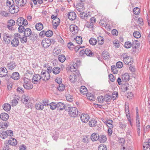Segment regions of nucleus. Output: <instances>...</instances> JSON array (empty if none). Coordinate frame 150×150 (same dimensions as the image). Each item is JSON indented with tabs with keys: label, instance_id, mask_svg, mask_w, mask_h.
Here are the masks:
<instances>
[{
	"label": "nucleus",
	"instance_id": "1",
	"mask_svg": "<svg viewBox=\"0 0 150 150\" xmlns=\"http://www.w3.org/2000/svg\"><path fill=\"white\" fill-rule=\"evenodd\" d=\"M65 110H67L69 115L71 117H75L78 115V111L75 107H68Z\"/></svg>",
	"mask_w": 150,
	"mask_h": 150
},
{
	"label": "nucleus",
	"instance_id": "2",
	"mask_svg": "<svg viewBox=\"0 0 150 150\" xmlns=\"http://www.w3.org/2000/svg\"><path fill=\"white\" fill-rule=\"evenodd\" d=\"M23 85L25 89L29 90L33 88L30 80L26 78H24L23 79Z\"/></svg>",
	"mask_w": 150,
	"mask_h": 150
},
{
	"label": "nucleus",
	"instance_id": "3",
	"mask_svg": "<svg viewBox=\"0 0 150 150\" xmlns=\"http://www.w3.org/2000/svg\"><path fill=\"white\" fill-rule=\"evenodd\" d=\"M79 75V73L78 71H77L69 76V80L72 82H75L77 81V78Z\"/></svg>",
	"mask_w": 150,
	"mask_h": 150
},
{
	"label": "nucleus",
	"instance_id": "4",
	"mask_svg": "<svg viewBox=\"0 0 150 150\" xmlns=\"http://www.w3.org/2000/svg\"><path fill=\"white\" fill-rule=\"evenodd\" d=\"M16 23L18 26H21L23 25L25 26L28 24V23L26 19H24L22 17H20L17 19Z\"/></svg>",
	"mask_w": 150,
	"mask_h": 150
},
{
	"label": "nucleus",
	"instance_id": "5",
	"mask_svg": "<svg viewBox=\"0 0 150 150\" xmlns=\"http://www.w3.org/2000/svg\"><path fill=\"white\" fill-rule=\"evenodd\" d=\"M40 75L41 79L44 81H46L50 78V74L46 73L45 71H42Z\"/></svg>",
	"mask_w": 150,
	"mask_h": 150
},
{
	"label": "nucleus",
	"instance_id": "6",
	"mask_svg": "<svg viewBox=\"0 0 150 150\" xmlns=\"http://www.w3.org/2000/svg\"><path fill=\"white\" fill-rule=\"evenodd\" d=\"M9 11L11 13L13 14L17 13L19 10V7L17 5L12 4L11 6H9Z\"/></svg>",
	"mask_w": 150,
	"mask_h": 150
},
{
	"label": "nucleus",
	"instance_id": "7",
	"mask_svg": "<svg viewBox=\"0 0 150 150\" xmlns=\"http://www.w3.org/2000/svg\"><path fill=\"white\" fill-rule=\"evenodd\" d=\"M41 80L40 75L39 74H36L34 75L32 78V82L34 84L40 83Z\"/></svg>",
	"mask_w": 150,
	"mask_h": 150
},
{
	"label": "nucleus",
	"instance_id": "8",
	"mask_svg": "<svg viewBox=\"0 0 150 150\" xmlns=\"http://www.w3.org/2000/svg\"><path fill=\"white\" fill-rule=\"evenodd\" d=\"M30 100L28 96L26 95H23L22 97V101L24 104H25L28 105H29L30 104V107L32 106L31 105L32 104L30 103Z\"/></svg>",
	"mask_w": 150,
	"mask_h": 150
},
{
	"label": "nucleus",
	"instance_id": "9",
	"mask_svg": "<svg viewBox=\"0 0 150 150\" xmlns=\"http://www.w3.org/2000/svg\"><path fill=\"white\" fill-rule=\"evenodd\" d=\"M51 41L50 39H46L42 41L41 44L43 47L45 48H47L51 45Z\"/></svg>",
	"mask_w": 150,
	"mask_h": 150
},
{
	"label": "nucleus",
	"instance_id": "10",
	"mask_svg": "<svg viewBox=\"0 0 150 150\" xmlns=\"http://www.w3.org/2000/svg\"><path fill=\"white\" fill-rule=\"evenodd\" d=\"M3 37V40L6 44H8L11 42V36L7 34H4Z\"/></svg>",
	"mask_w": 150,
	"mask_h": 150
},
{
	"label": "nucleus",
	"instance_id": "11",
	"mask_svg": "<svg viewBox=\"0 0 150 150\" xmlns=\"http://www.w3.org/2000/svg\"><path fill=\"white\" fill-rule=\"evenodd\" d=\"M81 121L84 123L87 122L89 119V115L87 114L82 113L80 117Z\"/></svg>",
	"mask_w": 150,
	"mask_h": 150
},
{
	"label": "nucleus",
	"instance_id": "12",
	"mask_svg": "<svg viewBox=\"0 0 150 150\" xmlns=\"http://www.w3.org/2000/svg\"><path fill=\"white\" fill-rule=\"evenodd\" d=\"M69 28L70 31L73 34H75L78 32V28L75 25H71L69 26Z\"/></svg>",
	"mask_w": 150,
	"mask_h": 150
},
{
	"label": "nucleus",
	"instance_id": "13",
	"mask_svg": "<svg viewBox=\"0 0 150 150\" xmlns=\"http://www.w3.org/2000/svg\"><path fill=\"white\" fill-rule=\"evenodd\" d=\"M15 24V21L12 19H11L8 21L7 27L9 30H13V26Z\"/></svg>",
	"mask_w": 150,
	"mask_h": 150
},
{
	"label": "nucleus",
	"instance_id": "14",
	"mask_svg": "<svg viewBox=\"0 0 150 150\" xmlns=\"http://www.w3.org/2000/svg\"><path fill=\"white\" fill-rule=\"evenodd\" d=\"M8 71L4 67H1L0 68V76L1 77H4L7 74Z\"/></svg>",
	"mask_w": 150,
	"mask_h": 150
},
{
	"label": "nucleus",
	"instance_id": "15",
	"mask_svg": "<svg viewBox=\"0 0 150 150\" xmlns=\"http://www.w3.org/2000/svg\"><path fill=\"white\" fill-rule=\"evenodd\" d=\"M127 56L126 53H124L122 55V57L123 58L124 63L126 64L129 65L130 62V61L129 59V57Z\"/></svg>",
	"mask_w": 150,
	"mask_h": 150
},
{
	"label": "nucleus",
	"instance_id": "16",
	"mask_svg": "<svg viewBox=\"0 0 150 150\" xmlns=\"http://www.w3.org/2000/svg\"><path fill=\"white\" fill-rule=\"evenodd\" d=\"M13 3L14 4V1L16 2L17 6L19 7V6H23L26 4V1H12Z\"/></svg>",
	"mask_w": 150,
	"mask_h": 150
},
{
	"label": "nucleus",
	"instance_id": "17",
	"mask_svg": "<svg viewBox=\"0 0 150 150\" xmlns=\"http://www.w3.org/2000/svg\"><path fill=\"white\" fill-rule=\"evenodd\" d=\"M16 66L15 62L12 61L7 64V67L10 70H12L16 67Z\"/></svg>",
	"mask_w": 150,
	"mask_h": 150
},
{
	"label": "nucleus",
	"instance_id": "18",
	"mask_svg": "<svg viewBox=\"0 0 150 150\" xmlns=\"http://www.w3.org/2000/svg\"><path fill=\"white\" fill-rule=\"evenodd\" d=\"M68 18L71 21L74 20L76 18V15L75 13L73 12L69 13L68 15Z\"/></svg>",
	"mask_w": 150,
	"mask_h": 150
},
{
	"label": "nucleus",
	"instance_id": "19",
	"mask_svg": "<svg viewBox=\"0 0 150 150\" xmlns=\"http://www.w3.org/2000/svg\"><path fill=\"white\" fill-rule=\"evenodd\" d=\"M99 138V135L97 133H93L91 135V138L93 141H95L98 140Z\"/></svg>",
	"mask_w": 150,
	"mask_h": 150
},
{
	"label": "nucleus",
	"instance_id": "20",
	"mask_svg": "<svg viewBox=\"0 0 150 150\" xmlns=\"http://www.w3.org/2000/svg\"><path fill=\"white\" fill-rule=\"evenodd\" d=\"M102 56L103 58L105 60H108L110 57L109 53L106 51H104L102 54Z\"/></svg>",
	"mask_w": 150,
	"mask_h": 150
},
{
	"label": "nucleus",
	"instance_id": "21",
	"mask_svg": "<svg viewBox=\"0 0 150 150\" xmlns=\"http://www.w3.org/2000/svg\"><path fill=\"white\" fill-rule=\"evenodd\" d=\"M8 142L9 144L13 146H15L17 144V140L14 138H11L8 141Z\"/></svg>",
	"mask_w": 150,
	"mask_h": 150
},
{
	"label": "nucleus",
	"instance_id": "22",
	"mask_svg": "<svg viewBox=\"0 0 150 150\" xmlns=\"http://www.w3.org/2000/svg\"><path fill=\"white\" fill-rule=\"evenodd\" d=\"M28 37H29V39L30 40L34 41L37 39L38 37V35L33 32L32 33H31L30 35H29Z\"/></svg>",
	"mask_w": 150,
	"mask_h": 150
},
{
	"label": "nucleus",
	"instance_id": "23",
	"mask_svg": "<svg viewBox=\"0 0 150 150\" xmlns=\"http://www.w3.org/2000/svg\"><path fill=\"white\" fill-rule=\"evenodd\" d=\"M79 15L80 17L82 19H83L85 20L87 19V18L90 17L89 14H88L85 13L84 12L80 13Z\"/></svg>",
	"mask_w": 150,
	"mask_h": 150
},
{
	"label": "nucleus",
	"instance_id": "24",
	"mask_svg": "<svg viewBox=\"0 0 150 150\" xmlns=\"http://www.w3.org/2000/svg\"><path fill=\"white\" fill-rule=\"evenodd\" d=\"M0 118L4 121H6L9 117L8 115L6 113H1L0 116Z\"/></svg>",
	"mask_w": 150,
	"mask_h": 150
},
{
	"label": "nucleus",
	"instance_id": "25",
	"mask_svg": "<svg viewBox=\"0 0 150 150\" xmlns=\"http://www.w3.org/2000/svg\"><path fill=\"white\" fill-rule=\"evenodd\" d=\"M129 76L127 73H125L122 75V80L123 82H126L129 80Z\"/></svg>",
	"mask_w": 150,
	"mask_h": 150
},
{
	"label": "nucleus",
	"instance_id": "26",
	"mask_svg": "<svg viewBox=\"0 0 150 150\" xmlns=\"http://www.w3.org/2000/svg\"><path fill=\"white\" fill-rule=\"evenodd\" d=\"M19 43V40H16L13 38L11 40V45L13 47H17Z\"/></svg>",
	"mask_w": 150,
	"mask_h": 150
},
{
	"label": "nucleus",
	"instance_id": "27",
	"mask_svg": "<svg viewBox=\"0 0 150 150\" xmlns=\"http://www.w3.org/2000/svg\"><path fill=\"white\" fill-rule=\"evenodd\" d=\"M31 33H32L31 30L29 28H27L24 31V36L25 37H28L30 35Z\"/></svg>",
	"mask_w": 150,
	"mask_h": 150
},
{
	"label": "nucleus",
	"instance_id": "28",
	"mask_svg": "<svg viewBox=\"0 0 150 150\" xmlns=\"http://www.w3.org/2000/svg\"><path fill=\"white\" fill-rule=\"evenodd\" d=\"M107 140L106 137L104 135H100L99 136L98 140L101 143H104Z\"/></svg>",
	"mask_w": 150,
	"mask_h": 150
},
{
	"label": "nucleus",
	"instance_id": "29",
	"mask_svg": "<svg viewBox=\"0 0 150 150\" xmlns=\"http://www.w3.org/2000/svg\"><path fill=\"white\" fill-rule=\"evenodd\" d=\"M11 77L15 80H18L19 79V74L17 72H14L12 74Z\"/></svg>",
	"mask_w": 150,
	"mask_h": 150
},
{
	"label": "nucleus",
	"instance_id": "30",
	"mask_svg": "<svg viewBox=\"0 0 150 150\" xmlns=\"http://www.w3.org/2000/svg\"><path fill=\"white\" fill-rule=\"evenodd\" d=\"M8 136V134L6 131H2L0 133V137L3 139H5Z\"/></svg>",
	"mask_w": 150,
	"mask_h": 150
},
{
	"label": "nucleus",
	"instance_id": "31",
	"mask_svg": "<svg viewBox=\"0 0 150 150\" xmlns=\"http://www.w3.org/2000/svg\"><path fill=\"white\" fill-rule=\"evenodd\" d=\"M57 107L60 110H62L65 108V105L64 103L59 102L57 104Z\"/></svg>",
	"mask_w": 150,
	"mask_h": 150
},
{
	"label": "nucleus",
	"instance_id": "32",
	"mask_svg": "<svg viewBox=\"0 0 150 150\" xmlns=\"http://www.w3.org/2000/svg\"><path fill=\"white\" fill-rule=\"evenodd\" d=\"M35 107L37 110H42L44 108L43 105L41 103H37L36 104Z\"/></svg>",
	"mask_w": 150,
	"mask_h": 150
},
{
	"label": "nucleus",
	"instance_id": "33",
	"mask_svg": "<svg viewBox=\"0 0 150 150\" xmlns=\"http://www.w3.org/2000/svg\"><path fill=\"white\" fill-rule=\"evenodd\" d=\"M97 122L94 119H91L89 122V125L91 127H93L96 126L97 125Z\"/></svg>",
	"mask_w": 150,
	"mask_h": 150
},
{
	"label": "nucleus",
	"instance_id": "34",
	"mask_svg": "<svg viewBox=\"0 0 150 150\" xmlns=\"http://www.w3.org/2000/svg\"><path fill=\"white\" fill-rule=\"evenodd\" d=\"M43 28V25L41 23H38L35 25V28L38 30H41Z\"/></svg>",
	"mask_w": 150,
	"mask_h": 150
},
{
	"label": "nucleus",
	"instance_id": "35",
	"mask_svg": "<svg viewBox=\"0 0 150 150\" xmlns=\"http://www.w3.org/2000/svg\"><path fill=\"white\" fill-rule=\"evenodd\" d=\"M3 107L4 110L7 111H9L11 109V105L8 103L4 104Z\"/></svg>",
	"mask_w": 150,
	"mask_h": 150
},
{
	"label": "nucleus",
	"instance_id": "36",
	"mask_svg": "<svg viewBox=\"0 0 150 150\" xmlns=\"http://www.w3.org/2000/svg\"><path fill=\"white\" fill-rule=\"evenodd\" d=\"M80 91L81 93L83 95L87 94V89L86 88L83 86H82L81 87Z\"/></svg>",
	"mask_w": 150,
	"mask_h": 150
},
{
	"label": "nucleus",
	"instance_id": "37",
	"mask_svg": "<svg viewBox=\"0 0 150 150\" xmlns=\"http://www.w3.org/2000/svg\"><path fill=\"white\" fill-rule=\"evenodd\" d=\"M143 148L144 150H150V143L149 142L144 143Z\"/></svg>",
	"mask_w": 150,
	"mask_h": 150
},
{
	"label": "nucleus",
	"instance_id": "38",
	"mask_svg": "<svg viewBox=\"0 0 150 150\" xmlns=\"http://www.w3.org/2000/svg\"><path fill=\"white\" fill-rule=\"evenodd\" d=\"M53 73L57 74H59L60 71V69L58 67H55L52 69Z\"/></svg>",
	"mask_w": 150,
	"mask_h": 150
},
{
	"label": "nucleus",
	"instance_id": "39",
	"mask_svg": "<svg viewBox=\"0 0 150 150\" xmlns=\"http://www.w3.org/2000/svg\"><path fill=\"white\" fill-rule=\"evenodd\" d=\"M85 54L87 56L90 57H92L93 55V53L88 48H86L85 50Z\"/></svg>",
	"mask_w": 150,
	"mask_h": 150
},
{
	"label": "nucleus",
	"instance_id": "40",
	"mask_svg": "<svg viewBox=\"0 0 150 150\" xmlns=\"http://www.w3.org/2000/svg\"><path fill=\"white\" fill-rule=\"evenodd\" d=\"M77 69V65L76 64L71 65L69 69L72 72H75Z\"/></svg>",
	"mask_w": 150,
	"mask_h": 150
},
{
	"label": "nucleus",
	"instance_id": "41",
	"mask_svg": "<svg viewBox=\"0 0 150 150\" xmlns=\"http://www.w3.org/2000/svg\"><path fill=\"white\" fill-rule=\"evenodd\" d=\"M133 43L134 44V45H133V50L134 48L136 49L138 48L140 46V43L139 42H138L137 40H136Z\"/></svg>",
	"mask_w": 150,
	"mask_h": 150
},
{
	"label": "nucleus",
	"instance_id": "42",
	"mask_svg": "<svg viewBox=\"0 0 150 150\" xmlns=\"http://www.w3.org/2000/svg\"><path fill=\"white\" fill-rule=\"evenodd\" d=\"M58 59L59 61L61 62H64L65 59L66 58L65 56L63 54H61L59 56Z\"/></svg>",
	"mask_w": 150,
	"mask_h": 150
},
{
	"label": "nucleus",
	"instance_id": "43",
	"mask_svg": "<svg viewBox=\"0 0 150 150\" xmlns=\"http://www.w3.org/2000/svg\"><path fill=\"white\" fill-rule=\"evenodd\" d=\"M74 40L78 44H81L82 42V38L80 36H77Z\"/></svg>",
	"mask_w": 150,
	"mask_h": 150
},
{
	"label": "nucleus",
	"instance_id": "44",
	"mask_svg": "<svg viewBox=\"0 0 150 150\" xmlns=\"http://www.w3.org/2000/svg\"><path fill=\"white\" fill-rule=\"evenodd\" d=\"M89 42L90 44L93 45H96L97 42V40L93 38H91Z\"/></svg>",
	"mask_w": 150,
	"mask_h": 150
},
{
	"label": "nucleus",
	"instance_id": "45",
	"mask_svg": "<svg viewBox=\"0 0 150 150\" xmlns=\"http://www.w3.org/2000/svg\"><path fill=\"white\" fill-rule=\"evenodd\" d=\"M126 126L127 125L124 121L120 122L119 123V127L122 129H125Z\"/></svg>",
	"mask_w": 150,
	"mask_h": 150
},
{
	"label": "nucleus",
	"instance_id": "46",
	"mask_svg": "<svg viewBox=\"0 0 150 150\" xmlns=\"http://www.w3.org/2000/svg\"><path fill=\"white\" fill-rule=\"evenodd\" d=\"M86 96L88 99L90 100L93 101L95 100V96L91 93H88L86 95Z\"/></svg>",
	"mask_w": 150,
	"mask_h": 150
},
{
	"label": "nucleus",
	"instance_id": "47",
	"mask_svg": "<svg viewBox=\"0 0 150 150\" xmlns=\"http://www.w3.org/2000/svg\"><path fill=\"white\" fill-rule=\"evenodd\" d=\"M65 88L64 85L63 84H59V87H57L58 90L60 91L64 90Z\"/></svg>",
	"mask_w": 150,
	"mask_h": 150
},
{
	"label": "nucleus",
	"instance_id": "48",
	"mask_svg": "<svg viewBox=\"0 0 150 150\" xmlns=\"http://www.w3.org/2000/svg\"><path fill=\"white\" fill-rule=\"evenodd\" d=\"M104 101H105L106 102H109L110 101L111 99V96L108 95L106 94L104 97Z\"/></svg>",
	"mask_w": 150,
	"mask_h": 150
},
{
	"label": "nucleus",
	"instance_id": "49",
	"mask_svg": "<svg viewBox=\"0 0 150 150\" xmlns=\"http://www.w3.org/2000/svg\"><path fill=\"white\" fill-rule=\"evenodd\" d=\"M50 106L51 109L54 110L57 107V104L54 102H52L50 104Z\"/></svg>",
	"mask_w": 150,
	"mask_h": 150
},
{
	"label": "nucleus",
	"instance_id": "50",
	"mask_svg": "<svg viewBox=\"0 0 150 150\" xmlns=\"http://www.w3.org/2000/svg\"><path fill=\"white\" fill-rule=\"evenodd\" d=\"M98 150H107V148L105 145L101 144L98 147Z\"/></svg>",
	"mask_w": 150,
	"mask_h": 150
},
{
	"label": "nucleus",
	"instance_id": "51",
	"mask_svg": "<svg viewBox=\"0 0 150 150\" xmlns=\"http://www.w3.org/2000/svg\"><path fill=\"white\" fill-rule=\"evenodd\" d=\"M45 33L46 36L48 37H51L53 34L52 31L50 30H47L46 32H45Z\"/></svg>",
	"mask_w": 150,
	"mask_h": 150
},
{
	"label": "nucleus",
	"instance_id": "52",
	"mask_svg": "<svg viewBox=\"0 0 150 150\" xmlns=\"http://www.w3.org/2000/svg\"><path fill=\"white\" fill-rule=\"evenodd\" d=\"M133 36L137 38H139L141 37L140 33L138 31L134 32L133 33Z\"/></svg>",
	"mask_w": 150,
	"mask_h": 150
},
{
	"label": "nucleus",
	"instance_id": "53",
	"mask_svg": "<svg viewBox=\"0 0 150 150\" xmlns=\"http://www.w3.org/2000/svg\"><path fill=\"white\" fill-rule=\"evenodd\" d=\"M111 69L114 74H116L117 73V70L116 67L115 66H112L111 67Z\"/></svg>",
	"mask_w": 150,
	"mask_h": 150
},
{
	"label": "nucleus",
	"instance_id": "54",
	"mask_svg": "<svg viewBox=\"0 0 150 150\" xmlns=\"http://www.w3.org/2000/svg\"><path fill=\"white\" fill-rule=\"evenodd\" d=\"M97 99L100 103H102L104 101V97L102 96L98 97Z\"/></svg>",
	"mask_w": 150,
	"mask_h": 150
},
{
	"label": "nucleus",
	"instance_id": "55",
	"mask_svg": "<svg viewBox=\"0 0 150 150\" xmlns=\"http://www.w3.org/2000/svg\"><path fill=\"white\" fill-rule=\"evenodd\" d=\"M133 12L135 15H138L139 13L140 9L138 7H136L133 9Z\"/></svg>",
	"mask_w": 150,
	"mask_h": 150
},
{
	"label": "nucleus",
	"instance_id": "56",
	"mask_svg": "<svg viewBox=\"0 0 150 150\" xmlns=\"http://www.w3.org/2000/svg\"><path fill=\"white\" fill-rule=\"evenodd\" d=\"M18 31L20 33H22L25 31V28L22 25H19L18 28Z\"/></svg>",
	"mask_w": 150,
	"mask_h": 150
},
{
	"label": "nucleus",
	"instance_id": "57",
	"mask_svg": "<svg viewBox=\"0 0 150 150\" xmlns=\"http://www.w3.org/2000/svg\"><path fill=\"white\" fill-rule=\"evenodd\" d=\"M132 45V44L131 42H125V47L127 48H130Z\"/></svg>",
	"mask_w": 150,
	"mask_h": 150
},
{
	"label": "nucleus",
	"instance_id": "58",
	"mask_svg": "<svg viewBox=\"0 0 150 150\" xmlns=\"http://www.w3.org/2000/svg\"><path fill=\"white\" fill-rule=\"evenodd\" d=\"M27 37H23L20 39V41L22 43H25L27 42Z\"/></svg>",
	"mask_w": 150,
	"mask_h": 150
},
{
	"label": "nucleus",
	"instance_id": "59",
	"mask_svg": "<svg viewBox=\"0 0 150 150\" xmlns=\"http://www.w3.org/2000/svg\"><path fill=\"white\" fill-rule=\"evenodd\" d=\"M4 144L5 146L3 148V150H10L9 146L7 145L8 142L7 141L5 142Z\"/></svg>",
	"mask_w": 150,
	"mask_h": 150
},
{
	"label": "nucleus",
	"instance_id": "60",
	"mask_svg": "<svg viewBox=\"0 0 150 150\" xmlns=\"http://www.w3.org/2000/svg\"><path fill=\"white\" fill-rule=\"evenodd\" d=\"M122 63L121 62H118L116 64V67L118 68H121L122 67Z\"/></svg>",
	"mask_w": 150,
	"mask_h": 150
},
{
	"label": "nucleus",
	"instance_id": "61",
	"mask_svg": "<svg viewBox=\"0 0 150 150\" xmlns=\"http://www.w3.org/2000/svg\"><path fill=\"white\" fill-rule=\"evenodd\" d=\"M52 21L53 25V27L54 29H56L57 27L59 24L60 23L56 22H55L54 21Z\"/></svg>",
	"mask_w": 150,
	"mask_h": 150
},
{
	"label": "nucleus",
	"instance_id": "62",
	"mask_svg": "<svg viewBox=\"0 0 150 150\" xmlns=\"http://www.w3.org/2000/svg\"><path fill=\"white\" fill-rule=\"evenodd\" d=\"M105 123L110 128H112L113 127V126L112 123H110L109 122H105Z\"/></svg>",
	"mask_w": 150,
	"mask_h": 150
},
{
	"label": "nucleus",
	"instance_id": "63",
	"mask_svg": "<svg viewBox=\"0 0 150 150\" xmlns=\"http://www.w3.org/2000/svg\"><path fill=\"white\" fill-rule=\"evenodd\" d=\"M67 46L68 48L71 49V48H74V46L71 42H69L67 44Z\"/></svg>",
	"mask_w": 150,
	"mask_h": 150
},
{
	"label": "nucleus",
	"instance_id": "64",
	"mask_svg": "<svg viewBox=\"0 0 150 150\" xmlns=\"http://www.w3.org/2000/svg\"><path fill=\"white\" fill-rule=\"evenodd\" d=\"M0 13L1 15L5 17H7L8 16V13L6 11H1Z\"/></svg>",
	"mask_w": 150,
	"mask_h": 150
}]
</instances>
